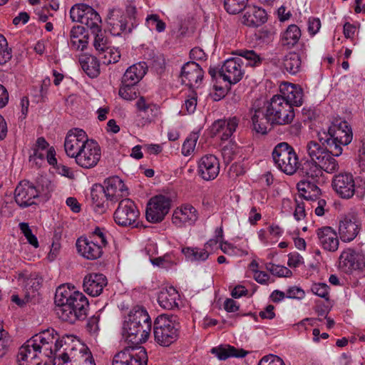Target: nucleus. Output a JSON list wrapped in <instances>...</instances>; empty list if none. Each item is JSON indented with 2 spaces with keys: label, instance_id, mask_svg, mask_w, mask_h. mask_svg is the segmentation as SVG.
<instances>
[{
  "label": "nucleus",
  "instance_id": "f257e3e1",
  "mask_svg": "<svg viewBox=\"0 0 365 365\" xmlns=\"http://www.w3.org/2000/svg\"><path fill=\"white\" fill-rule=\"evenodd\" d=\"M55 313L62 321L74 324L83 320L88 315L89 302L87 297L74 287L61 284L54 295Z\"/></svg>",
  "mask_w": 365,
  "mask_h": 365
},
{
  "label": "nucleus",
  "instance_id": "f03ea898",
  "mask_svg": "<svg viewBox=\"0 0 365 365\" xmlns=\"http://www.w3.org/2000/svg\"><path fill=\"white\" fill-rule=\"evenodd\" d=\"M294 118L293 108L280 95H275L267 103L265 113L260 108L256 109L252 120L255 130L264 134L269 124H289Z\"/></svg>",
  "mask_w": 365,
  "mask_h": 365
},
{
  "label": "nucleus",
  "instance_id": "7ed1b4c3",
  "mask_svg": "<svg viewBox=\"0 0 365 365\" xmlns=\"http://www.w3.org/2000/svg\"><path fill=\"white\" fill-rule=\"evenodd\" d=\"M70 16L73 21L80 22L90 29L94 35L93 46L99 53L109 48L108 40L105 32L101 29L100 15L90 6L79 4L70 10Z\"/></svg>",
  "mask_w": 365,
  "mask_h": 365
},
{
  "label": "nucleus",
  "instance_id": "20e7f679",
  "mask_svg": "<svg viewBox=\"0 0 365 365\" xmlns=\"http://www.w3.org/2000/svg\"><path fill=\"white\" fill-rule=\"evenodd\" d=\"M151 324L147 311L142 307H135L125 317L123 336L126 341L133 344L143 343L150 335Z\"/></svg>",
  "mask_w": 365,
  "mask_h": 365
},
{
  "label": "nucleus",
  "instance_id": "39448f33",
  "mask_svg": "<svg viewBox=\"0 0 365 365\" xmlns=\"http://www.w3.org/2000/svg\"><path fill=\"white\" fill-rule=\"evenodd\" d=\"M328 135L329 137L324 139V143L336 156H339L342 153V146L349 144L353 138L350 125L341 118L333 120L329 128Z\"/></svg>",
  "mask_w": 365,
  "mask_h": 365
},
{
  "label": "nucleus",
  "instance_id": "423d86ee",
  "mask_svg": "<svg viewBox=\"0 0 365 365\" xmlns=\"http://www.w3.org/2000/svg\"><path fill=\"white\" fill-rule=\"evenodd\" d=\"M175 315L161 314L154 322V337L155 341L163 346H168L175 342L179 336L180 324Z\"/></svg>",
  "mask_w": 365,
  "mask_h": 365
},
{
  "label": "nucleus",
  "instance_id": "0eeeda50",
  "mask_svg": "<svg viewBox=\"0 0 365 365\" xmlns=\"http://www.w3.org/2000/svg\"><path fill=\"white\" fill-rule=\"evenodd\" d=\"M107 245L106 237L101 229L96 227L89 237H80L76 242L78 252L88 259L101 257L103 248Z\"/></svg>",
  "mask_w": 365,
  "mask_h": 365
},
{
  "label": "nucleus",
  "instance_id": "6e6552de",
  "mask_svg": "<svg viewBox=\"0 0 365 365\" xmlns=\"http://www.w3.org/2000/svg\"><path fill=\"white\" fill-rule=\"evenodd\" d=\"M324 143L309 141L306 145L307 160L317 162L319 166H322L324 170L328 173H333L339 170V165L334 158V153L329 147H324Z\"/></svg>",
  "mask_w": 365,
  "mask_h": 365
},
{
  "label": "nucleus",
  "instance_id": "1a4fd4ad",
  "mask_svg": "<svg viewBox=\"0 0 365 365\" xmlns=\"http://www.w3.org/2000/svg\"><path fill=\"white\" fill-rule=\"evenodd\" d=\"M272 159L277 168L287 175H293L299 168L298 156L287 143H280L274 147Z\"/></svg>",
  "mask_w": 365,
  "mask_h": 365
},
{
  "label": "nucleus",
  "instance_id": "9d476101",
  "mask_svg": "<svg viewBox=\"0 0 365 365\" xmlns=\"http://www.w3.org/2000/svg\"><path fill=\"white\" fill-rule=\"evenodd\" d=\"M331 187L336 194L341 198L350 199L356 192L357 196L361 198L364 191L356 190L355 180L353 175L349 172H341L333 176L331 180Z\"/></svg>",
  "mask_w": 365,
  "mask_h": 365
},
{
  "label": "nucleus",
  "instance_id": "9b49d317",
  "mask_svg": "<svg viewBox=\"0 0 365 365\" xmlns=\"http://www.w3.org/2000/svg\"><path fill=\"white\" fill-rule=\"evenodd\" d=\"M147 361L148 356L145 348L130 346L114 355L112 365H147Z\"/></svg>",
  "mask_w": 365,
  "mask_h": 365
},
{
  "label": "nucleus",
  "instance_id": "f8f14e48",
  "mask_svg": "<svg viewBox=\"0 0 365 365\" xmlns=\"http://www.w3.org/2000/svg\"><path fill=\"white\" fill-rule=\"evenodd\" d=\"M170 205L171 200L168 197L162 195L153 197L147 204L146 220L152 223L160 222L168 213Z\"/></svg>",
  "mask_w": 365,
  "mask_h": 365
},
{
  "label": "nucleus",
  "instance_id": "ddd939ff",
  "mask_svg": "<svg viewBox=\"0 0 365 365\" xmlns=\"http://www.w3.org/2000/svg\"><path fill=\"white\" fill-rule=\"evenodd\" d=\"M140 215V212L133 200L125 198L119 202L113 214L115 222L119 226L133 225Z\"/></svg>",
  "mask_w": 365,
  "mask_h": 365
},
{
  "label": "nucleus",
  "instance_id": "4468645a",
  "mask_svg": "<svg viewBox=\"0 0 365 365\" xmlns=\"http://www.w3.org/2000/svg\"><path fill=\"white\" fill-rule=\"evenodd\" d=\"M339 269L346 274L354 271H363L365 269V255L351 248L344 250L339 258Z\"/></svg>",
  "mask_w": 365,
  "mask_h": 365
},
{
  "label": "nucleus",
  "instance_id": "2eb2a0df",
  "mask_svg": "<svg viewBox=\"0 0 365 365\" xmlns=\"http://www.w3.org/2000/svg\"><path fill=\"white\" fill-rule=\"evenodd\" d=\"M101 157V148L98 144L91 140L74 158L78 165L90 169L95 167Z\"/></svg>",
  "mask_w": 365,
  "mask_h": 365
},
{
  "label": "nucleus",
  "instance_id": "dca6fc26",
  "mask_svg": "<svg viewBox=\"0 0 365 365\" xmlns=\"http://www.w3.org/2000/svg\"><path fill=\"white\" fill-rule=\"evenodd\" d=\"M243 66L244 61L240 57L227 59L219 71L220 76L230 84H235L241 81L245 74Z\"/></svg>",
  "mask_w": 365,
  "mask_h": 365
},
{
  "label": "nucleus",
  "instance_id": "f3484780",
  "mask_svg": "<svg viewBox=\"0 0 365 365\" xmlns=\"http://www.w3.org/2000/svg\"><path fill=\"white\" fill-rule=\"evenodd\" d=\"M90 140L83 130L80 128L71 129L68 132L64 142L66 155L74 158Z\"/></svg>",
  "mask_w": 365,
  "mask_h": 365
},
{
  "label": "nucleus",
  "instance_id": "a211bd4d",
  "mask_svg": "<svg viewBox=\"0 0 365 365\" xmlns=\"http://www.w3.org/2000/svg\"><path fill=\"white\" fill-rule=\"evenodd\" d=\"M361 222L354 213H348L341 217L339 224V234L344 242L353 240L359 234Z\"/></svg>",
  "mask_w": 365,
  "mask_h": 365
},
{
  "label": "nucleus",
  "instance_id": "6ab92c4d",
  "mask_svg": "<svg viewBox=\"0 0 365 365\" xmlns=\"http://www.w3.org/2000/svg\"><path fill=\"white\" fill-rule=\"evenodd\" d=\"M38 192L36 188L28 181H21L14 191V200L21 207H27L35 203Z\"/></svg>",
  "mask_w": 365,
  "mask_h": 365
},
{
  "label": "nucleus",
  "instance_id": "aec40b11",
  "mask_svg": "<svg viewBox=\"0 0 365 365\" xmlns=\"http://www.w3.org/2000/svg\"><path fill=\"white\" fill-rule=\"evenodd\" d=\"M204 72L198 63L189 61L182 67L180 78L182 83L190 88H197L200 86Z\"/></svg>",
  "mask_w": 365,
  "mask_h": 365
},
{
  "label": "nucleus",
  "instance_id": "412c9836",
  "mask_svg": "<svg viewBox=\"0 0 365 365\" xmlns=\"http://www.w3.org/2000/svg\"><path fill=\"white\" fill-rule=\"evenodd\" d=\"M50 358H52V365H70L68 359L63 356L64 351L61 352L63 340L60 339L57 332L53 329L47 328V344H50Z\"/></svg>",
  "mask_w": 365,
  "mask_h": 365
},
{
  "label": "nucleus",
  "instance_id": "4be33fe9",
  "mask_svg": "<svg viewBox=\"0 0 365 365\" xmlns=\"http://www.w3.org/2000/svg\"><path fill=\"white\" fill-rule=\"evenodd\" d=\"M198 174L205 180L217 178L220 172V163L213 155H205L198 162Z\"/></svg>",
  "mask_w": 365,
  "mask_h": 365
},
{
  "label": "nucleus",
  "instance_id": "5701e85b",
  "mask_svg": "<svg viewBox=\"0 0 365 365\" xmlns=\"http://www.w3.org/2000/svg\"><path fill=\"white\" fill-rule=\"evenodd\" d=\"M101 187L106 192L107 200L112 202H117L121 197L128 195V188L122 180L117 176L108 178L104 182V186Z\"/></svg>",
  "mask_w": 365,
  "mask_h": 365
},
{
  "label": "nucleus",
  "instance_id": "b1692460",
  "mask_svg": "<svg viewBox=\"0 0 365 365\" xmlns=\"http://www.w3.org/2000/svg\"><path fill=\"white\" fill-rule=\"evenodd\" d=\"M239 122L240 120L236 116L217 120L212 125V133L219 135L222 140H227L235 132Z\"/></svg>",
  "mask_w": 365,
  "mask_h": 365
},
{
  "label": "nucleus",
  "instance_id": "393cba45",
  "mask_svg": "<svg viewBox=\"0 0 365 365\" xmlns=\"http://www.w3.org/2000/svg\"><path fill=\"white\" fill-rule=\"evenodd\" d=\"M25 344L31 350V362L38 363V365H46V362H43L46 359V354L41 351L42 348L46 344L45 332L41 331L35 334Z\"/></svg>",
  "mask_w": 365,
  "mask_h": 365
},
{
  "label": "nucleus",
  "instance_id": "a878e982",
  "mask_svg": "<svg viewBox=\"0 0 365 365\" xmlns=\"http://www.w3.org/2000/svg\"><path fill=\"white\" fill-rule=\"evenodd\" d=\"M108 284L105 275L99 273L87 274L83 279V287L84 291L92 297L100 295L104 287Z\"/></svg>",
  "mask_w": 365,
  "mask_h": 365
},
{
  "label": "nucleus",
  "instance_id": "bb28decb",
  "mask_svg": "<svg viewBox=\"0 0 365 365\" xmlns=\"http://www.w3.org/2000/svg\"><path fill=\"white\" fill-rule=\"evenodd\" d=\"M280 95L286 101L293 106H301L303 103L304 93L302 88L295 84L284 83L280 88Z\"/></svg>",
  "mask_w": 365,
  "mask_h": 365
},
{
  "label": "nucleus",
  "instance_id": "cd10ccee",
  "mask_svg": "<svg viewBox=\"0 0 365 365\" xmlns=\"http://www.w3.org/2000/svg\"><path fill=\"white\" fill-rule=\"evenodd\" d=\"M319 243L322 247L329 252L338 250L339 241L336 232L330 227H324L317 231Z\"/></svg>",
  "mask_w": 365,
  "mask_h": 365
},
{
  "label": "nucleus",
  "instance_id": "c85d7f7f",
  "mask_svg": "<svg viewBox=\"0 0 365 365\" xmlns=\"http://www.w3.org/2000/svg\"><path fill=\"white\" fill-rule=\"evenodd\" d=\"M197 219L196 209L190 205H186L175 210L172 221L177 227H182L185 224H194Z\"/></svg>",
  "mask_w": 365,
  "mask_h": 365
},
{
  "label": "nucleus",
  "instance_id": "c756f323",
  "mask_svg": "<svg viewBox=\"0 0 365 365\" xmlns=\"http://www.w3.org/2000/svg\"><path fill=\"white\" fill-rule=\"evenodd\" d=\"M18 281L24 286L26 297H30L33 300L39 296V290L43 282L42 277H27L25 274H21L19 275Z\"/></svg>",
  "mask_w": 365,
  "mask_h": 365
},
{
  "label": "nucleus",
  "instance_id": "7c9ffc66",
  "mask_svg": "<svg viewBox=\"0 0 365 365\" xmlns=\"http://www.w3.org/2000/svg\"><path fill=\"white\" fill-rule=\"evenodd\" d=\"M147 66L145 62H140L130 66L122 77L121 83L123 85L135 86L145 75Z\"/></svg>",
  "mask_w": 365,
  "mask_h": 365
},
{
  "label": "nucleus",
  "instance_id": "2f4dec72",
  "mask_svg": "<svg viewBox=\"0 0 365 365\" xmlns=\"http://www.w3.org/2000/svg\"><path fill=\"white\" fill-rule=\"evenodd\" d=\"M180 295L173 287L163 289L158 294V302L160 306L165 309L178 308Z\"/></svg>",
  "mask_w": 365,
  "mask_h": 365
},
{
  "label": "nucleus",
  "instance_id": "473e14b6",
  "mask_svg": "<svg viewBox=\"0 0 365 365\" xmlns=\"http://www.w3.org/2000/svg\"><path fill=\"white\" fill-rule=\"evenodd\" d=\"M264 9L257 6H248L243 16V23L248 26L257 27L267 21Z\"/></svg>",
  "mask_w": 365,
  "mask_h": 365
},
{
  "label": "nucleus",
  "instance_id": "72a5a7b5",
  "mask_svg": "<svg viewBox=\"0 0 365 365\" xmlns=\"http://www.w3.org/2000/svg\"><path fill=\"white\" fill-rule=\"evenodd\" d=\"M71 48L76 51H83L88 45V34L83 26H74L70 32Z\"/></svg>",
  "mask_w": 365,
  "mask_h": 365
},
{
  "label": "nucleus",
  "instance_id": "f704fd0d",
  "mask_svg": "<svg viewBox=\"0 0 365 365\" xmlns=\"http://www.w3.org/2000/svg\"><path fill=\"white\" fill-rule=\"evenodd\" d=\"M46 156V140L43 137L38 138L32 149L29 162L32 167L41 168L44 166Z\"/></svg>",
  "mask_w": 365,
  "mask_h": 365
},
{
  "label": "nucleus",
  "instance_id": "c9c22d12",
  "mask_svg": "<svg viewBox=\"0 0 365 365\" xmlns=\"http://www.w3.org/2000/svg\"><path fill=\"white\" fill-rule=\"evenodd\" d=\"M317 180H302L297 184L301 195L307 200H315L321 194L320 189L316 185Z\"/></svg>",
  "mask_w": 365,
  "mask_h": 365
},
{
  "label": "nucleus",
  "instance_id": "e433bc0d",
  "mask_svg": "<svg viewBox=\"0 0 365 365\" xmlns=\"http://www.w3.org/2000/svg\"><path fill=\"white\" fill-rule=\"evenodd\" d=\"M322 170H324L322 166H319L317 162L307 159L304 160L300 168L302 175L310 180H318L322 175Z\"/></svg>",
  "mask_w": 365,
  "mask_h": 365
},
{
  "label": "nucleus",
  "instance_id": "4c0bfd02",
  "mask_svg": "<svg viewBox=\"0 0 365 365\" xmlns=\"http://www.w3.org/2000/svg\"><path fill=\"white\" fill-rule=\"evenodd\" d=\"M79 63L84 72L91 78H95L100 73V65L96 57L93 56H82Z\"/></svg>",
  "mask_w": 365,
  "mask_h": 365
},
{
  "label": "nucleus",
  "instance_id": "58836bf2",
  "mask_svg": "<svg viewBox=\"0 0 365 365\" xmlns=\"http://www.w3.org/2000/svg\"><path fill=\"white\" fill-rule=\"evenodd\" d=\"M91 195L94 210L99 214L106 212L108 205L105 200L106 196L104 190L101 187H100L98 189L93 188L91 190Z\"/></svg>",
  "mask_w": 365,
  "mask_h": 365
},
{
  "label": "nucleus",
  "instance_id": "ea45409f",
  "mask_svg": "<svg viewBox=\"0 0 365 365\" xmlns=\"http://www.w3.org/2000/svg\"><path fill=\"white\" fill-rule=\"evenodd\" d=\"M284 69L290 74L294 75L301 69L302 59L299 53L290 52L283 58Z\"/></svg>",
  "mask_w": 365,
  "mask_h": 365
},
{
  "label": "nucleus",
  "instance_id": "a19ab883",
  "mask_svg": "<svg viewBox=\"0 0 365 365\" xmlns=\"http://www.w3.org/2000/svg\"><path fill=\"white\" fill-rule=\"evenodd\" d=\"M300 36L301 30L295 24H292L288 26L282 34L281 38L282 44L290 48L299 41Z\"/></svg>",
  "mask_w": 365,
  "mask_h": 365
},
{
  "label": "nucleus",
  "instance_id": "79ce46f5",
  "mask_svg": "<svg viewBox=\"0 0 365 365\" xmlns=\"http://www.w3.org/2000/svg\"><path fill=\"white\" fill-rule=\"evenodd\" d=\"M211 352L220 360H225L231 356L244 357L247 354V352L243 349L238 350L230 346L227 347H215L212 349Z\"/></svg>",
  "mask_w": 365,
  "mask_h": 365
},
{
  "label": "nucleus",
  "instance_id": "37998d69",
  "mask_svg": "<svg viewBox=\"0 0 365 365\" xmlns=\"http://www.w3.org/2000/svg\"><path fill=\"white\" fill-rule=\"evenodd\" d=\"M62 229L58 227H57L53 234L52 239V243L49 252L47 254V260L53 262L58 258L61 252V243Z\"/></svg>",
  "mask_w": 365,
  "mask_h": 365
},
{
  "label": "nucleus",
  "instance_id": "c03bdc74",
  "mask_svg": "<svg viewBox=\"0 0 365 365\" xmlns=\"http://www.w3.org/2000/svg\"><path fill=\"white\" fill-rule=\"evenodd\" d=\"M187 260L190 262L205 261L208 258L209 253L205 249L185 247L182 250Z\"/></svg>",
  "mask_w": 365,
  "mask_h": 365
},
{
  "label": "nucleus",
  "instance_id": "a18cd8bd",
  "mask_svg": "<svg viewBox=\"0 0 365 365\" xmlns=\"http://www.w3.org/2000/svg\"><path fill=\"white\" fill-rule=\"evenodd\" d=\"M239 56L247 61V65L255 67L259 66L263 58L253 50L240 49L235 52Z\"/></svg>",
  "mask_w": 365,
  "mask_h": 365
},
{
  "label": "nucleus",
  "instance_id": "49530a36",
  "mask_svg": "<svg viewBox=\"0 0 365 365\" xmlns=\"http://www.w3.org/2000/svg\"><path fill=\"white\" fill-rule=\"evenodd\" d=\"M99 54L101 55L99 58L102 60L103 63L106 65L117 63L120 58V51L115 48L109 47L100 52Z\"/></svg>",
  "mask_w": 365,
  "mask_h": 365
},
{
  "label": "nucleus",
  "instance_id": "de8ad7c7",
  "mask_svg": "<svg viewBox=\"0 0 365 365\" xmlns=\"http://www.w3.org/2000/svg\"><path fill=\"white\" fill-rule=\"evenodd\" d=\"M248 0H224L225 10L231 14L241 12L246 6Z\"/></svg>",
  "mask_w": 365,
  "mask_h": 365
},
{
  "label": "nucleus",
  "instance_id": "09e8293b",
  "mask_svg": "<svg viewBox=\"0 0 365 365\" xmlns=\"http://www.w3.org/2000/svg\"><path fill=\"white\" fill-rule=\"evenodd\" d=\"M19 227L21 233L26 239L28 243L34 248H38L39 247L38 239L36 237V235L33 233L29 224L26 222H20L19 224Z\"/></svg>",
  "mask_w": 365,
  "mask_h": 365
},
{
  "label": "nucleus",
  "instance_id": "8fccbe9b",
  "mask_svg": "<svg viewBox=\"0 0 365 365\" xmlns=\"http://www.w3.org/2000/svg\"><path fill=\"white\" fill-rule=\"evenodd\" d=\"M146 24L150 30H155L159 33L165 29V23L157 14L148 15L146 18Z\"/></svg>",
  "mask_w": 365,
  "mask_h": 365
},
{
  "label": "nucleus",
  "instance_id": "3c124183",
  "mask_svg": "<svg viewBox=\"0 0 365 365\" xmlns=\"http://www.w3.org/2000/svg\"><path fill=\"white\" fill-rule=\"evenodd\" d=\"M30 354L31 350L26 344L21 346L17 354L18 365H38V363L31 362Z\"/></svg>",
  "mask_w": 365,
  "mask_h": 365
},
{
  "label": "nucleus",
  "instance_id": "603ef678",
  "mask_svg": "<svg viewBox=\"0 0 365 365\" xmlns=\"http://www.w3.org/2000/svg\"><path fill=\"white\" fill-rule=\"evenodd\" d=\"M198 135L196 133H190L186 138L182 147V153L185 156L190 155L194 151Z\"/></svg>",
  "mask_w": 365,
  "mask_h": 365
},
{
  "label": "nucleus",
  "instance_id": "864d4df0",
  "mask_svg": "<svg viewBox=\"0 0 365 365\" xmlns=\"http://www.w3.org/2000/svg\"><path fill=\"white\" fill-rule=\"evenodd\" d=\"M265 268L273 275H276L277 277H289L292 275V272L284 266L277 265L272 263H267L265 264Z\"/></svg>",
  "mask_w": 365,
  "mask_h": 365
},
{
  "label": "nucleus",
  "instance_id": "5fc2aeb1",
  "mask_svg": "<svg viewBox=\"0 0 365 365\" xmlns=\"http://www.w3.org/2000/svg\"><path fill=\"white\" fill-rule=\"evenodd\" d=\"M51 166L50 169V173H56L62 176L66 177L69 179H73L74 178V174L68 167L58 163L56 160V164H49Z\"/></svg>",
  "mask_w": 365,
  "mask_h": 365
},
{
  "label": "nucleus",
  "instance_id": "6e6d98bb",
  "mask_svg": "<svg viewBox=\"0 0 365 365\" xmlns=\"http://www.w3.org/2000/svg\"><path fill=\"white\" fill-rule=\"evenodd\" d=\"M133 86L122 84L118 91L119 96L126 101L135 99L137 98V93Z\"/></svg>",
  "mask_w": 365,
  "mask_h": 365
},
{
  "label": "nucleus",
  "instance_id": "4d7b16f0",
  "mask_svg": "<svg viewBox=\"0 0 365 365\" xmlns=\"http://www.w3.org/2000/svg\"><path fill=\"white\" fill-rule=\"evenodd\" d=\"M311 290L314 294L326 299L327 301L329 300V286L327 284L314 283L312 285Z\"/></svg>",
  "mask_w": 365,
  "mask_h": 365
},
{
  "label": "nucleus",
  "instance_id": "13d9d810",
  "mask_svg": "<svg viewBox=\"0 0 365 365\" xmlns=\"http://www.w3.org/2000/svg\"><path fill=\"white\" fill-rule=\"evenodd\" d=\"M258 365H285L284 361L277 356L269 354L263 356Z\"/></svg>",
  "mask_w": 365,
  "mask_h": 365
},
{
  "label": "nucleus",
  "instance_id": "bf43d9fd",
  "mask_svg": "<svg viewBox=\"0 0 365 365\" xmlns=\"http://www.w3.org/2000/svg\"><path fill=\"white\" fill-rule=\"evenodd\" d=\"M11 58V53L7 51V42L4 36L0 34V64Z\"/></svg>",
  "mask_w": 365,
  "mask_h": 365
},
{
  "label": "nucleus",
  "instance_id": "052dcab7",
  "mask_svg": "<svg viewBox=\"0 0 365 365\" xmlns=\"http://www.w3.org/2000/svg\"><path fill=\"white\" fill-rule=\"evenodd\" d=\"M151 262L154 265L161 266L168 268L173 264V259L170 255H165L151 259Z\"/></svg>",
  "mask_w": 365,
  "mask_h": 365
},
{
  "label": "nucleus",
  "instance_id": "680f3d73",
  "mask_svg": "<svg viewBox=\"0 0 365 365\" xmlns=\"http://www.w3.org/2000/svg\"><path fill=\"white\" fill-rule=\"evenodd\" d=\"M99 316H93L88 319L86 329L91 334H96L98 329Z\"/></svg>",
  "mask_w": 365,
  "mask_h": 365
},
{
  "label": "nucleus",
  "instance_id": "e2e57ef3",
  "mask_svg": "<svg viewBox=\"0 0 365 365\" xmlns=\"http://www.w3.org/2000/svg\"><path fill=\"white\" fill-rule=\"evenodd\" d=\"M303 263V257L298 252H292L288 255L287 264L290 267H297Z\"/></svg>",
  "mask_w": 365,
  "mask_h": 365
},
{
  "label": "nucleus",
  "instance_id": "0e129e2a",
  "mask_svg": "<svg viewBox=\"0 0 365 365\" xmlns=\"http://www.w3.org/2000/svg\"><path fill=\"white\" fill-rule=\"evenodd\" d=\"M9 346V339L7 332H2L0 334V358L3 357L8 351Z\"/></svg>",
  "mask_w": 365,
  "mask_h": 365
},
{
  "label": "nucleus",
  "instance_id": "69168bd1",
  "mask_svg": "<svg viewBox=\"0 0 365 365\" xmlns=\"http://www.w3.org/2000/svg\"><path fill=\"white\" fill-rule=\"evenodd\" d=\"M235 145L234 144H231L229 145H225L222 149V155L225 162H230L234 155L235 154Z\"/></svg>",
  "mask_w": 365,
  "mask_h": 365
},
{
  "label": "nucleus",
  "instance_id": "338daca9",
  "mask_svg": "<svg viewBox=\"0 0 365 365\" xmlns=\"http://www.w3.org/2000/svg\"><path fill=\"white\" fill-rule=\"evenodd\" d=\"M321 28V21L319 18L311 17L308 21V31L312 35H315Z\"/></svg>",
  "mask_w": 365,
  "mask_h": 365
},
{
  "label": "nucleus",
  "instance_id": "774afa93",
  "mask_svg": "<svg viewBox=\"0 0 365 365\" xmlns=\"http://www.w3.org/2000/svg\"><path fill=\"white\" fill-rule=\"evenodd\" d=\"M287 297L292 299H302L304 297V292L299 287H292L287 291Z\"/></svg>",
  "mask_w": 365,
  "mask_h": 365
}]
</instances>
